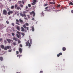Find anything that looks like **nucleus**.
<instances>
[{"instance_id":"nucleus-9","label":"nucleus","mask_w":73,"mask_h":73,"mask_svg":"<svg viewBox=\"0 0 73 73\" xmlns=\"http://www.w3.org/2000/svg\"><path fill=\"white\" fill-rule=\"evenodd\" d=\"M13 40H15V41H17V40H18V39L16 38L15 37H13Z\"/></svg>"},{"instance_id":"nucleus-34","label":"nucleus","mask_w":73,"mask_h":73,"mask_svg":"<svg viewBox=\"0 0 73 73\" xmlns=\"http://www.w3.org/2000/svg\"><path fill=\"white\" fill-rule=\"evenodd\" d=\"M19 46H20V47H21V48H22V47H23V45H22L21 44H20Z\"/></svg>"},{"instance_id":"nucleus-18","label":"nucleus","mask_w":73,"mask_h":73,"mask_svg":"<svg viewBox=\"0 0 73 73\" xmlns=\"http://www.w3.org/2000/svg\"><path fill=\"white\" fill-rule=\"evenodd\" d=\"M72 2L70 3H69V5H73V1H72Z\"/></svg>"},{"instance_id":"nucleus-19","label":"nucleus","mask_w":73,"mask_h":73,"mask_svg":"<svg viewBox=\"0 0 73 73\" xmlns=\"http://www.w3.org/2000/svg\"><path fill=\"white\" fill-rule=\"evenodd\" d=\"M21 35H22V36H23V37H24V36H25V33H21Z\"/></svg>"},{"instance_id":"nucleus-33","label":"nucleus","mask_w":73,"mask_h":73,"mask_svg":"<svg viewBox=\"0 0 73 73\" xmlns=\"http://www.w3.org/2000/svg\"><path fill=\"white\" fill-rule=\"evenodd\" d=\"M18 44H20V43H21V41H20V40H18Z\"/></svg>"},{"instance_id":"nucleus-62","label":"nucleus","mask_w":73,"mask_h":73,"mask_svg":"<svg viewBox=\"0 0 73 73\" xmlns=\"http://www.w3.org/2000/svg\"><path fill=\"white\" fill-rule=\"evenodd\" d=\"M53 9H55L53 7Z\"/></svg>"},{"instance_id":"nucleus-45","label":"nucleus","mask_w":73,"mask_h":73,"mask_svg":"<svg viewBox=\"0 0 73 73\" xmlns=\"http://www.w3.org/2000/svg\"><path fill=\"white\" fill-rule=\"evenodd\" d=\"M26 25H27V26H28L29 25V24L27 23H26Z\"/></svg>"},{"instance_id":"nucleus-3","label":"nucleus","mask_w":73,"mask_h":73,"mask_svg":"<svg viewBox=\"0 0 73 73\" xmlns=\"http://www.w3.org/2000/svg\"><path fill=\"white\" fill-rule=\"evenodd\" d=\"M7 11L6 10L4 9L3 11V14L4 15H7Z\"/></svg>"},{"instance_id":"nucleus-25","label":"nucleus","mask_w":73,"mask_h":73,"mask_svg":"<svg viewBox=\"0 0 73 73\" xmlns=\"http://www.w3.org/2000/svg\"><path fill=\"white\" fill-rule=\"evenodd\" d=\"M21 56H22V55H17V57H19V58H20V57H21Z\"/></svg>"},{"instance_id":"nucleus-40","label":"nucleus","mask_w":73,"mask_h":73,"mask_svg":"<svg viewBox=\"0 0 73 73\" xmlns=\"http://www.w3.org/2000/svg\"><path fill=\"white\" fill-rule=\"evenodd\" d=\"M48 5V4H45L44 5V7H45L46 6H47Z\"/></svg>"},{"instance_id":"nucleus-29","label":"nucleus","mask_w":73,"mask_h":73,"mask_svg":"<svg viewBox=\"0 0 73 73\" xmlns=\"http://www.w3.org/2000/svg\"><path fill=\"white\" fill-rule=\"evenodd\" d=\"M30 41V43L31 44H32V39H30L29 40Z\"/></svg>"},{"instance_id":"nucleus-35","label":"nucleus","mask_w":73,"mask_h":73,"mask_svg":"<svg viewBox=\"0 0 73 73\" xmlns=\"http://www.w3.org/2000/svg\"><path fill=\"white\" fill-rule=\"evenodd\" d=\"M28 6L30 8L31 7V5L30 4H29L28 5Z\"/></svg>"},{"instance_id":"nucleus-49","label":"nucleus","mask_w":73,"mask_h":73,"mask_svg":"<svg viewBox=\"0 0 73 73\" xmlns=\"http://www.w3.org/2000/svg\"><path fill=\"white\" fill-rule=\"evenodd\" d=\"M16 53H17V54H19V51H16Z\"/></svg>"},{"instance_id":"nucleus-28","label":"nucleus","mask_w":73,"mask_h":73,"mask_svg":"<svg viewBox=\"0 0 73 73\" xmlns=\"http://www.w3.org/2000/svg\"><path fill=\"white\" fill-rule=\"evenodd\" d=\"M20 6L21 7V8H23V5L22 4L20 5Z\"/></svg>"},{"instance_id":"nucleus-53","label":"nucleus","mask_w":73,"mask_h":73,"mask_svg":"<svg viewBox=\"0 0 73 73\" xmlns=\"http://www.w3.org/2000/svg\"><path fill=\"white\" fill-rule=\"evenodd\" d=\"M71 13H73V10H71Z\"/></svg>"},{"instance_id":"nucleus-61","label":"nucleus","mask_w":73,"mask_h":73,"mask_svg":"<svg viewBox=\"0 0 73 73\" xmlns=\"http://www.w3.org/2000/svg\"><path fill=\"white\" fill-rule=\"evenodd\" d=\"M9 0V1H12L13 0Z\"/></svg>"},{"instance_id":"nucleus-30","label":"nucleus","mask_w":73,"mask_h":73,"mask_svg":"<svg viewBox=\"0 0 73 73\" xmlns=\"http://www.w3.org/2000/svg\"><path fill=\"white\" fill-rule=\"evenodd\" d=\"M34 31H35V29H34V27H33L32 28V31H33V32Z\"/></svg>"},{"instance_id":"nucleus-42","label":"nucleus","mask_w":73,"mask_h":73,"mask_svg":"<svg viewBox=\"0 0 73 73\" xmlns=\"http://www.w3.org/2000/svg\"><path fill=\"white\" fill-rule=\"evenodd\" d=\"M13 44L15 46L16 45V43L14 42L13 43Z\"/></svg>"},{"instance_id":"nucleus-56","label":"nucleus","mask_w":73,"mask_h":73,"mask_svg":"<svg viewBox=\"0 0 73 73\" xmlns=\"http://www.w3.org/2000/svg\"><path fill=\"white\" fill-rule=\"evenodd\" d=\"M45 9H48V7H45Z\"/></svg>"},{"instance_id":"nucleus-57","label":"nucleus","mask_w":73,"mask_h":73,"mask_svg":"<svg viewBox=\"0 0 73 73\" xmlns=\"http://www.w3.org/2000/svg\"><path fill=\"white\" fill-rule=\"evenodd\" d=\"M26 11H27V12H28V10H26Z\"/></svg>"},{"instance_id":"nucleus-22","label":"nucleus","mask_w":73,"mask_h":73,"mask_svg":"<svg viewBox=\"0 0 73 73\" xmlns=\"http://www.w3.org/2000/svg\"><path fill=\"white\" fill-rule=\"evenodd\" d=\"M16 9H17V10H19V9H20V6H18V7H17Z\"/></svg>"},{"instance_id":"nucleus-2","label":"nucleus","mask_w":73,"mask_h":73,"mask_svg":"<svg viewBox=\"0 0 73 73\" xmlns=\"http://www.w3.org/2000/svg\"><path fill=\"white\" fill-rule=\"evenodd\" d=\"M13 13V11L9 10L8 12L7 13V14L8 15H11V14H12Z\"/></svg>"},{"instance_id":"nucleus-14","label":"nucleus","mask_w":73,"mask_h":73,"mask_svg":"<svg viewBox=\"0 0 73 73\" xmlns=\"http://www.w3.org/2000/svg\"><path fill=\"white\" fill-rule=\"evenodd\" d=\"M0 60H1V61H3V60H4L3 58L2 57H0Z\"/></svg>"},{"instance_id":"nucleus-27","label":"nucleus","mask_w":73,"mask_h":73,"mask_svg":"<svg viewBox=\"0 0 73 73\" xmlns=\"http://www.w3.org/2000/svg\"><path fill=\"white\" fill-rule=\"evenodd\" d=\"M18 5L17 4L15 5V9H16Z\"/></svg>"},{"instance_id":"nucleus-13","label":"nucleus","mask_w":73,"mask_h":73,"mask_svg":"<svg viewBox=\"0 0 73 73\" xmlns=\"http://www.w3.org/2000/svg\"><path fill=\"white\" fill-rule=\"evenodd\" d=\"M17 29L18 30V31H20V27L19 26H17Z\"/></svg>"},{"instance_id":"nucleus-46","label":"nucleus","mask_w":73,"mask_h":73,"mask_svg":"<svg viewBox=\"0 0 73 73\" xmlns=\"http://www.w3.org/2000/svg\"><path fill=\"white\" fill-rule=\"evenodd\" d=\"M21 2H22V3H23V4H24V1H22Z\"/></svg>"},{"instance_id":"nucleus-1","label":"nucleus","mask_w":73,"mask_h":73,"mask_svg":"<svg viewBox=\"0 0 73 73\" xmlns=\"http://www.w3.org/2000/svg\"><path fill=\"white\" fill-rule=\"evenodd\" d=\"M16 24H17V25H20V24L19 23H21V24H23V23H24V22H23V21L21 19H19V20L17 19H16Z\"/></svg>"},{"instance_id":"nucleus-20","label":"nucleus","mask_w":73,"mask_h":73,"mask_svg":"<svg viewBox=\"0 0 73 73\" xmlns=\"http://www.w3.org/2000/svg\"><path fill=\"white\" fill-rule=\"evenodd\" d=\"M49 3L50 4H55V3H53V2H49Z\"/></svg>"},{"instance_id":"nucleus-54","label":"nucleus","mask_w":73,"mask_h":73,"mask_svg":"<svg viewBox=\"0 0 73 73\" xmlns=\"http://www.w3.org/2000/svg\"><path fill=\"white\" fill-rule=\"evenodd\" d=\"M26 9H28V6H27L26 7Z\"/></svg>"},{"instance_id":"nucleus-48","label":"nucleus","mask_w":73,"mask_h":73,"mask_svg":"<svg viewBox=\"0 0 73 73\" xmlns=\"http://www.w3.org/2000/svg\"><path fill=\"white\" fill-rule=\"evenodd\" d=\"M8 51L9 52H12V50H8Z\"/></svg>"},{"instance_id":"nucleus-11","label":"nucleus","mask_w":73,"mask_h":73,"mask_svg":"<svg viewBox=\"0 0 73 73\" xmlns=\"http://www.w3.org/2000/svg\"><path fill=\"white\" fill-rule=\"evenodd\" d=\"M62 55V53L61 52L59 53L57 55V57H60V56H61Z\"/></svg>"},{"instance_id":"nucleus-16","label":"nucleus","mask_w":73,"mask_h":73,"mask_svg":"<svg viewBox=\"0 0 73 73\" xmlns=\"http://www.w3.org/2000/svg\"><path fill=\"white\" fill-rule=\"evenodd\" d=\"M21 31L22 32H24L25 31V30L24 29V28H23V27H21Z\"/></svg>"},{"instance_id":"nucleus-59","label":"nucleus","mask_w":73,"mask_h":73,"mask_svg":"<svg viewBox=\"0 0 73 73\" xmlns=\"http://www.w3.org/2000/svg\"><path fill=\"white\" fill-rule=\"evenodd\" d=\"M25 32H27V30H26L25 31Z\"/></svg>"},{"instance_id":"nucleus-10","label":"nucleus","mask_w":73,"mask_h":73,"mask_svg":"<svg viewBox=\"0 0 73 73\" xmlns=\"http://www.w3.org/2000/svg\"><path fill=\"white\" fill-rule=\"evenodd\" d=\"M16 36L17 37H18V38H20V37H21V35L20 34L18 35V34H17Z\"/></svg>"},{"instance_id":"nucleus-31","label":"nucleus","mask_w":73,"mask_h":73,"mask_svg":"<svg viewBox=\"0 0 73 73\" xmlns=\"http://www.w3.org/2000/svg\"><path fill=\"white\" fill-rule=\"evenodd\" d=\"M11 34H12V35L13 36H14L15 35V33H12Z\"/></svg>"},{"instance_id":"nucleus-60","label":"nucleus","mask_w":73,"mask_h":73,"mask_svg":"<svg viewBox=\"0 0 73 73\" xmlns=\"http://www.w3.org/2000/svg\"><path fill=\"white\" fill-rule=\"evenodd\" d=\"M1 51V48H0V51Z\"/></svg>"},{"instance_id":"nucleus-39","label":"nucleus","mask_w":73,"mask_h":73,"mask_svg":"<svg viewBox=\"0 0 73 73\" xmlns=\"http://www.w3.org/2000/svg\"><path fill=\"white\" fill-rule=\"evenodd\" d=\"M17 33H18V34H19V35L20 34V32H19V31H17Z\"/></svg>"},{"instance_id":"nucleus-55","label":"nucleus","mask_w":73,"mask_h":73,"mask_svg":"<svg viewBox=\"0 0 73 73\" xmlns=\"http://www.w3.org/2000/svg\"><path fill=\"white\" fill-rule=\"evenodd\" d=\"M25 20H28V19H27V18H25Z\"/></svg>"},{"instance_id":"nucleus-5","label":"nucleus","mask_w":73,"mask_h":73,"mask_svg":"<svg viewBox=\"0 0 73 73\" xmlns=\"http://www.w3.org/2000/svg\"><path fill=\"white\" fill-rule=\"evenodd\" d=\"M30 15H33V17H35V13L34 11H32L30 13Z\"/></svg>"},{"instance_id":"nucleus-43","label":"nucleus","mask_w":73,"mask_h":73,"mask_svg":"<svg viewBox=\"0 0 73 73\" xmlns=\"http://www.w3.org/2000/svg\"><path fill=\"white\" fill-rule=\"evenodd\" d=\"M11 25H13V27H14L15 26V25H14V23H12Z\"/></svg>"},{"instance_id":"nucleus-41","label":"nucleus","mask_w":73,"mask_h":73,"mask_svg":"<svg viewBox=\"0 0 73 73\" xmlns=\"http://www.w3.org/2000/svg\"><path fill=\"white\" fill-rule=\"evenodd\" d=\"M26 28H27V31H28V30H29V27H26Z\"/></svg>"},{"instance_id":"nucleus-52","label":"nucleus","mask_w":73,"mask_h":73,"mask_svg":"<svg viewBox=\"0 0 73 73\" xmlns=\"http://www.w3.org/2000/svg\"><path fill=\"white\" fill-rule=\"evenodd\" d=\"M32 20H35V19H34V18H33L32 19Z\"/></svg>"},{"instance_id":"nucleus-7","label":"nucleus","mask_w":73,"mask_h":73,"mask_svg":"<svg viewBox=\"0 0 73 73\" xmlns=\"http://www.w3.org/2000/svg\"><path fill=\"white\" fill-rule=\"evenodd\" d=\"M19 51L20 53H22V52H23V48H19Z\"/></svg>"},{"instance_id":"nucleus-23","label":"nucleus","mask_w":73,"mask_h":73,"mask_svg":"<svg viewBox=\"0 0 73 73\" xmlns=\"http://www.w3.org/2000/svg\"><path fill=\"white\" fill-rule=\"evenodd\" d=\"M14 6L13 5V6H11V9H13L14 8Z\"/></svg>"},{"instance_id":"nucleus-44","label":"nucleus","mask_w":73,"mask_h":73,"mask_svg":"<svg viewBox=\"0 0 73 73\" xmlns=\"http://www.w3.org/2000/svg\"><path fill=\"white\" fill-rule=\"evenodd\" d=\"M41 15H43V16H44V13L43 12H42Z\"/></svg>"},{"instance_id":"nucleus-64","label":"nucleus","mask_w":73,"mask_h":73,"mask_svg":"<svg viewBox=\"0 0 73 73\" xmlns=\"http://www.w3.org/2000/svg\"><path fill=\"white\" fill-rule=\"evenodd\" d=\"M17 73H19V72H17Z\"/></svg>"},{"instance_id":"nucleus-36","label":"nucleus","mask_w":73,"mask_h":73,"mask_svg":"<svg viewBox=\"0 0 73 73\" xmlns=\"http://www.w3.org/2000/svg\"><path fill=\"white\" fill-rule=\"evenodd\" d=\"M27 17L29 18V19H30L31 18V17H30V15H27Z\"/></svg>"},{"instance_id":"nucleus-58","label":"nucleus","mask_w":73,"mask_h":73,"mask_svg":"<svg viewBox=\"0 0 73 73\" xmlns=\"http://www.w3.org/2000/svg\"><path fill=\"white\" fill-rule=\"evenodd\" d=\"M11 41L13 42V40H11Z\"/></svg>"},{"instance_id":"nucleus-50","label":"nucleus","mask_w":73,"mask_h":73,"mask_svg":"<svg viewBox=\"0 0 73 73\" xmlns=\"http://www.w3.org/2000/svg\"><path fill=\"white\" fill-rule=\"evenodd\" d=\"M2 39H3V38H0V42L1 41H2Z\"/></svg>"},{"instance_id":"nucleus-15","label":"nucleus","mask_w":73,"mask_h":73,"mask_svg":"<svg viewBox=\"0 0 73 73\" xmlns=\"http://www.w3.org/2000/svg\"><path fill=\"white\" fill-rule=\"evenodd\" d=\"M66 48L64 47L62 48V50L63 51H65L66 50Z\"/></svg>"},{"instance_id":"nucleus-17","label":"nucleus","mask_w":73,"mask_h":73,"mask_svg":"<svg viewBox=\"0 0 73 73\" xmlns=\"http://www.w3.org/2000/svg\"><path fill=\"white\" fill-rule=\"evenodd\" d=\"M28 44H29V46L30 47L31 46V44L29 43V40H28Z\"/></svg>"},{"instance_id":"nucleus-38","label":"nucleus","mask_w":73,"mask_h":73,"mask_svg":"<svg viewBox=\"0 0 73 73\" xmlns=\"http://www.w3.org/2000/svg\"><path fill=\"white\" fill-rule=\"evenodd\" d=\"M21 3H22V2L21 1H20L19 2V4H21Z\"/></svg>"},{"instance_id":"nucleus-63","label":"nucleus","mask_w":73,"mask_h":73,"mask_svg":"<svg viewBox=\"0 0 73 73\" xmlns=\"http://www.w3.org/2000/svg\"><path fill=\"white\" fill-rule=\"evenodd\" d=\"M0 16H1V14H0Z\"/></svg>"},{"instance_id":"nucleus-47","label":"nucleus","mask_w":73,"mask_h":73,"mask_svg":"<svg viewBox=\"0 0 73 73\" xmlns=\"http://www.w3.org/2000/svg\"><path fill=\"white\" fill-rule=\"evenodd\" d=\"M27 12H26V11H23V13H24V14H25V13H27Z\"/></svg>"},{"instance_id":"nucleus-51","label":"nucleus","mask_w":73,"mask_h":73,"mask_svg":"<svg viewBox=\"0 0 73 73\" xmlns=\"http://www.w3.org/2000/svg\"><path fill=\"white\" fill-rule=\"evenodd\" d=\"M43 71H40V73H43Z\"/></svg>"},{"instance_id":"nucleus-8","label":"nucleus","mask_w":73,"mask_h":73,"mask_svg":"<svg viewBox=\"0 0 73 73\" xmlns=\"http://www.w3.org/2000/svg\"><path fill=\"white\" fill-rule=\"evenodd\" d=\"M33 3H32V5H35V4L36 3V1H37V0H33Z\"/></svg>"},{"instance_id":"nucleus-4","label":"nucleus","mask_w":73,"mask_h":73,"mask_svg":"<svg viewBox=\"0 0 73 73\" xmlns=\"http://www.w3.org/2000/svg\"><path fill=\"white\" fill-rule=\"evenodd\" d=\"M10 47V46H5L4 48V50H7V49H9V48Z\"/></svg>"},{"instance_id":"nucleus-21","label":"nucleus","mask_w":73,"mask_h":73,"mask_svg":"<svg viewBox=\"0 0 73 73\" xmlns=\"http://www.w3.org/2000/svg\"><path fill=\"white\" fill-rule=\"evenodd\" d=\"M26 46H28V41L27 42H26Z\"/></svg>"},{"instance_id":"nucleus-12","label":"nucleus","mask_w":73,"mask_h":73,"mask_svg":"<svg viewBox=\"0 0 73 73\" xmlns=\"http://www.w3.org/2000/svg\"><path fill=\"white\" fill-rule=\"evenodd\" d=\"M7 41H8L9 44H10L11 43V40L10 39H7Z\"/></svg>"},{"instance_id":"nucleus-37","label":"nucleus","mask_w":73,"mask_h":73,"mask_svg":"<svg viewBox=\"0 0 73 73\" xmlns=\"http://www.w3.org/2000/svg\"><path fill=\"white\" fill-rule=\"evenodd\" d=\"M6 23H7V24H8L9 23V22L8 21H6Z\"/></svg>"},{"instance_id":"nucleus-24","label":"nucleus","mask_w":73,"mask_h":73,"mask_svg":"<svg viewBox=\"0 0 73 73\" xmlns=\"http://www.w3.org/2000/svg\"><path fill=\"white\" fill-rule=\"evenodd\" d=\"M1 48L2 49H4V46L3 45H2L1 46Z\"/></svg>"},{"instance_id":"nucleus-32","label":"nucleus","mask_w":73,"mask_h":73,"mask_svg":"<svg viewBox=\"0 0 73 73\" xmlns=\"http://www.w3.org/2000/svg\"><path fill=\"white\" fill-rule=\"evenodd\" d=\"M23 28H26V26L25 25H23Z\"/></svg>"},{"instance_id":"nucleus-6","label":"nucleus","mask_w":73,"mask_h":73,"mask_svg":"<svg viewBox=\"0 0 73 73\" xmlns=\"http://www.w3.org/2000/svg\"><path fill=\"white\" fill-rule=\"evenodd\" d=\"M20 15L22 17H26V15L25 14H23L22 13H20Z\"/></svg>"},{"instance_id":"nucleus-26","label":"nucleus","mask_w":73,"mask_h":73,"mask_svg":"<svg viewBox=\"0 0 73 73\" xmlns=\"http://www.w3.org/2000/svg\"><path fill=\"white\" fill-rule=\"evenodd\" d=\"M61 5H57V6H56V8H58V7H60Z\"/></svg>"}]
</instances>
